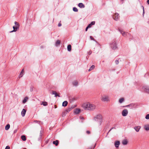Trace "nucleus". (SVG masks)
I'll return each instance as SVG.
<instances>
[{
	"mask_svg": "<svg viewBox=\"0 0 149 149\" xmlns=\"http://www.w3.org/2000/svg\"><path fill=\"white\" fill-rule=\"evenodd\" d=\"M92 26V25H91V24H89V25H88L87 26H88L89 28H91V27Z\"/></svg>",
	"mask_w": 149,
	"mask_h": 149,
	"instance_id": "39",
	"label": "nucleus"
},
{
	"mask_svg": "<svg viewBox=\"0 0 149 149\" xmlns=\"http://www.w3.org/2000/svg\"><path fill=\"white\" fill-rule=\"evenodd\" d=\"M80 119H82V120H83L84 119L83 117H80Z\"/></svg>",
	"mask_w": 149,
	"mask_h": 149,
	"instance_id": "46",
	"label": "nucleus"
},
{
	"mask_svg": "<svg viewBox=\"0 0 149 149\" xmlns=\"http://www.w3.org/2000/svg\"><path fill=\"white\" fill-rule=\"evenodd\" d=\"M61 22H59L58 24V26L59 27H60L61 26Z\"/></svg>",
	"mask_w": 149,
	"mask_h": 149,
	"instance_id": "37",
	"label": "nucleus"
},
{
	"mask_svg": "<svg viewBox=\"0 0 149 149\" xmlns=\"http://www.w3.org/2000/svg\"><path fill=\"white\" fill-rule=\"evenodd\" d=\"M120 144V142L119 141H115L114 143V146L115 147L117 148H118Z\"/></svg>",
	"mask_w": 149,
	"mask_h": 149,
	"instance_id": "12",
	"label": "nucleus"
},
{
	"mask_svg": "<svg viewBox=\"0 0 149 149\" xmlns=\"http://www.w3.org/2000/svg\"><path fill=\"white\" fill-rule=\"evenodd\" d=\"M28 97H26L24 98V100L22 101V103L23 104H25L28 100Z\"/></svg>",
	"mask_w": 149,
	"mask_h": 149,
	"instance_id": "18",
	"label": "nucleus"
},
{
	"mask_svg": "<svg viewBox=\"0 0 149 149\" xmlns=\"http://www.w3.org/2000/svg\"><path fill=\"white\" fill-rule=\"evenodd\" d=\"M94 120L98 122L99 125H100L103 122V119L102 116L100 114H98L94 116Z\"/></svg>",
	"mask_w": 149,
	"mask_h": 149,
	"instance_id": "2",
	"label": "nucleus"
},
{
	"mask_svg": "<svg viewBox=\"0 0 149 149\" xmlns=\"http://www.w3.org/2000/svg\"><path fill=\"white\" fill-rule=\"evenodd\" d=\"M119 31L120 33L124 37H126L127 34H129V33L126 32H125L123 30L121 29H119Z\"/></svg>",
	"mask_w": 149,
	"mask_h": 149,
	"instance_id": "6",
	"label": "nucleus"
},
{
	"mask_svg": "<svg viewBox=\"0 0 149 149\" xmlns=\"http://www.w3.org/2000/svg\"><path fill=\"white\" fill-rule=\"evenodd\" d=\"M19 27H17V26H13V30L12 31H10V33H12L13 32H15L16 31L19 29Z\"/></svg>",
	"mask_w": 149,
	"mask_h": 149,
	"instance_id": "11",
	"label": "nucleus"
},
{
	"mask_svg": "<svg viewBox=\"0 0 149 149\" xmlns=\"http://www.w3.org/2000/svg\"><path fill=\"white\" fill-rule=\"evenodd\" d=\"M95 145L94 146V147L92 148V147H90L89 148H88V149H93V148H94L95 147Z\"/></svg>",
	"mask_w": 149,
	"mask_h": 149,
	"instance_id": "42",
	"label": "nucleus"
},
{
	"mask_svg": "<svg viewBox=\"0 0 149 149\" xmlns=\"http://www.w3.org/2000/svg\"><path fill=\"white\" fill-rule=\"evenodd\" d=\"M80 111V110L79 109H75L74 111V113L76 114H79Z\"/></svg>",
	"mask_w": 149,
	"mask_h": 149,
	"instance_id": "20",
	"label": "nucleus"
},
{
	"mask_svg": "<svg viewBox=\"0 0 149 149\" xmlns=\"http://www.w3.org/2000/svg\"><path fill=\"white\" fill-rule=\"evenodd\" d=\"M111 48L115 50L117 48V44L115 40L112 41L110 44Z\"/></svg>",
	"mask_w": 149,
	"mask_h": 149,
	"instance_id": "4",
	"label": "nucleus"
},
{
	"mask_svg": "<svg viewBox=\"0 0 149 149\" xmlns=\"http://www.w3.org/2000/svg\"><path fill=\"white\" fill-rule=\"evenodd\" d=\"M21 139L23 141H25L26 140V137L24 135H22L21 136Z\"/></svg>",
	"mask_w": 149,
	"mask_h": 149,
	"instance_id": "29",
	"label": "nucleus"
},
{
	"mask_svg": "<svg viewBox=\"0 0 149 149\" xmlns=\"http://www.w3.org/2000/svg\"><path fill=\"white\" fill-rule=\"evenodd\" d=\"M91 25H94L95 24V21H93L91 22V23H90Z\"/></svg>",
	"mask_w": 149,
	"mask_h": 149,
	"instance_id": "34",
	"label": "nucleus"
},
{
	"mask_svg": "<svg viewBox=\"0 0 149 149\" xmlns=\"http://www.w3.org/2000/svg\"><path fill=\"white\" fill-rule=\"evenodd\" d=\"M78 6L80 8H84L85 7L83 3H79Z\"/></svg>",
	"mask_w": 149,
	"mask_h": 149,
	"instance_id": "19",
	"label": "nucleus"
},
{
	"mask_svg": "<svg viewBox=\"0 0 149 149\" xmlns=\"http://www.w3.org/2000/svg\"><path fill=\"white\" fill-rule=\"evenodd\" d=\"M124 101V99L123 98H121L119 100V102L120 103H122Z\"/></svg>",
	"mask_w": 149,
	"mask_h": 149,
	"instance_id": "30",
	"label": "nucleus"
},
{
	"mask_svg": "<svg viewBox=\"0 0 149 149\" xmlns=\"http://www.w3.org/2000/svg\"><path fill=\"white\" fill-rule=\"evenodd\" d=\"M86 133L88 134H89L90 133V132L89 131H86Z\"/></svg>",
	"mask_w": 149,
	"mask_h": 149,
	"instance_id": "44",
	"label": "nucleus"
},
{
	"mask_svg": "<svg viewBox=\"0 0 149 149\" xmlns=\"http://www.w3.org/2000/svg\"><path fill=\"white\" fill-rule=\"evenodd\" d=\"M72 85L75 87L79 85V82L77 80H74L72 82Z\"/></svg>",
	"mask_w": 149,
	"mask_h": 149,
	"instance_id": "9",
	"label": "nucleus"
},
{
	"mask_svg": "<svg viewBox=\"0 0 149 149\" xmlns=\"http://www.w3.org/2000/svg\"><path fill=\"white\" fill-rule=\"evenodd\" d=\"M128 113V110L126 109H125L123 110L122 112V114L123 116H126Z\"/></svg>",
	"mask_w": 149,
	"mask_h": 149,
	"instance_id": "7",
	"label": "nucleus"
},
{
	"mask_svg": "<svg viewBox=\"0 0 149 149\" xmlns=\"http://www.w3.org/2000/svg\"><path fill=\"white\" fill-rule=\"evenodd\" d=\"M111 130H112V129H111L110 130H109V132H110Z\"/></svg>",
	"mask_w": 149,
	"mask_h": 149,
	"instance_id": "48",
	"label": "nucleus"
},
{
	"mask_svg": "<svg viewBox=\"0 0 149 149\" xmlns=\"http://www.w3.org/2000/svg\"><path fill=\"white\" fill-rule=\"evenodd\" d=\"M145 118L146 119H149V114H147Z\"/></svg>",
	"mask_w": 149,
	"mask_h": 149,
	"instance_id": "33",
	"label": "nucleus"
},
{
	"mask_svg": "<svg viewBox=\"0 0 149 149\" xmlns=\"http://www.w3.org/2000/svg\"><path fill=\"white\" fill-rule=\"evenodd\" d=\"M24 70L23 69L20 73L19 74V77L20 78L22 77L23 75L24 74Z\"/></svg>",
	"mask_w": 149,
	"mask_h": 149,
	"instance_id": "14",
	"label": "nucleus"
},
{
	"mask_svg": "<svg viewBox=\"0 0 149 149\" xmlns=\"http://www.w3.org/2000/svg\"><path fill=\"white\" fill-rule=\"evenodd\" d=\"M38 121H37V120H36V121H35V122H38Z\"/></svg>",
	"mask_w": 149,
	"mask_h": 149,
	"instance_id": "49",
	"label": "nucleus"
},
{
	"mask_svg": "<svg viewBox=\"0 0 149 149\" xmlns=\"http://www.w3.org/2000/svg\"><path fill=\"white\" fill-rule=\"evenodd\" d=\"M67 49H68V50L69 52H70L71 51V45H69L68 46Z\"/></svg>",
	"mask_w": 149,
	"mask_h": 149,
	"instance_id": "24",
	"label": "nucleus"
},
{
	"mask_svg": "<svg viewBox=\"0 0 149 149\" xmlns=\"http://www.w3.org/2000/svg\"><path fill=\"white\" fill-rule=\"evenodd\" d=\"M40 104L41 105H43L44 106H46L47 105V102H42Z\"/></svg>",
	"mask_w": 149,
	"mask_h": 149,
	"instance_id": "26",
	"label": "nucleus"
},
{
	"mask_svg": "<svg viewBox=\"0 0 149 149\" xmlns=\"http://www.w3.org/2000/svg\"><path fill=\"white\" fill-rule=\"evenodd\" d=\"M141 128V127L140 126H136L134 127V129L135 130V131L138 132L139 131V130Z\"/></svg>",
	"mask_w": 149,
	"mask_h": 149,
	"instance_id": "13",
	"label": "nucleus"
},
{
	"mask_svg": "<svg viewBox=\"0 0 149 149\" xmlns=\"http://www.w3.org/2000/svg\"><path fill=\"white\" fill-rule=\"evenodd\" d=\"M61 43V42L60 40H57L55 43V46L56 47L58 46L59 45H60Z\"/></svg>",
	"mask_w": 149,
	"mask_h": 149,
	"instance_id": "23",
	"label": "nucleus"
},
{
	"mask_svg": "<svg viewBox=\"0 0 149 149\" xmlns=\"http://www.w3.org/2000/svg\"><path fill=\"white\" fill-rule=\"evenodd\" d=\"M53 144L57 146L58 144V141L57 140H56L55 141H54L53 142Z\"/></svg>",
	"mask_w": 149,
	"mask_h": 149,
	"instance_id": "25",
	"label": "nucleus"
},
{
	"mask_svg": "<svg viewBox=\"0 0 149 149\" xmlns=\"http://www.w3.org/2000/svg\"><path fill=\"white\" fill-rule=\"evenodd\" d=\"M127 107H130L131 109L136 108L135 105L134 104L131 103L129 105L125 106Z\"/></svg>",
	"mask_w": 149,
	"mask_h": 149,
	"instance_id": "8",
	"label": "nucleus"
},
{
	"mask_svg": "<svg viewBox=\"0 0 149 149\" xmlns=\"http://www.w3.org/2000/svg\"><path fill=\"white\" fill-rule=\"evenodd\" d=\"M5 149H10V147L8 146H6Z\"/></svg>",
	"mask_w": 149,
	"mask_h": 149,
	"instance_id": "40",
	"label": "nucleus"
},
{
	"mask_svg": "<svg viewBox=\"0 0 149 149\" xmlns=\"http://www.w3.org/2000/svg\"><path fill=\"white\" fill-rule=\"evenodd\" d=\"M73 10L74 12H77L78 11V10L77 8L75 7H74L73 8Z\"/></svg>",
	"mask_w": 149,
	"mask_h": 149,
	"instance_id": "32",
	"label": "nucleus"
},
{
	"mask_svg": "<svg viewBox=\"0 0 149 149\" xmlns=\"http://www.w3.org/2000/svg\"><path fill=\"white\" fill-rule=\"evenodd\" d=\"M119 15L117 13H115L113 15V18L115 20L117 21L118 19Z\"/></svg>",
	"mask_w": 149,
	"mask_h": 149,
	"instance_id": "10",
	"label": "nucleus"
},
{
	"mask_svg": "<svg viewBox=\"0 0 149 149\" xmlns=\"http://www.w3.org/2000/svg\"><path fill=\"white\" fill-rule=\"evenodd\" d=\"M52 95H55V97H56L57 96L60 97V96L55 91H52Z\"/></svg>",
	"mask_w": 149,
	"mask_h": 149,
	"instance_id": "21",
	"label": "nucleus"
},
{
	"mask_svg": "<svg viewBox=\"0 0 149 149\" xmlns=\"http://www.w3.org/2000/svg\"><path fill=\"white\" fill-rule=\"evenodd\" d=\"M68 103V102L66 101H65L63 102L62 103V106L63 107H65L67 106Z\"/></svg>",
	"mask_w": 149,
	"mask_h": 149,
	"instance_id": "22",
	"label": "nucleus"
},
{
	"mask_svg": "<svg viewBox=\"0 0 149 149\" xmlns=\"http://www.w3.org/2000/svg\"><path fill=\"white\" fill-rule=\"evenodd\" d=\"M14 23L15 25V26H17V27H19V25L18 22H17L15 21L14 22Z\"/></svg>",
	"mask_w": 149,
	"mask_h": 149,
	"instance_id": "31",
	"label": "nucleus"
},
{
	"mask_svg": "<svg viewBox=\"0 0 149 149\" xmlns=\"http://www.w3.org/2000/svg\"><path fill=\"white\" fill-rule=\"evenodd\" d=\"M147 3L148 4H149V0H147Z\"/></svg>",
	"mask_w": 149,
	"mask_h": 149,
	"instance_id": "47",
	"label": "nucleus"
},
{
	"mask_svg": "<svg viewBox=\"0 0 149 149\" xmlns=\"http://www.w3.org/2000/svg\"><path fill=\"white\" fill-rule=\"evenodd\" d=\"M10 127V125L9 124H7L5 127V129L6 130H8Z\"/></svg>",
	"mask_w": 149,
	"mask_h": 149,
	"instance_id": "27",
	"label": "nucleus"
},
{
	"mask_svg": "<svg viewBox=\"0 0 149 149\" xmlns=\"http://www.w3.org/2000/svg\"><path fill=\"white\" fill-rule=\"evenodd\" d=\"M30 90L31 91H33V88L32 87H31Z\"/></svg>",
	"mask_w": 149,
	"mask_h": 149,
	"instance_id": "43",
	"label": "nucleus"
},
{
	"mask_svg": "<svg viewBox=\"0 0 149 149\" xmlns=\"http://www.w3.org/2000/svg\"><path fill=\"white\" fill-rule=\"evenodd\" d=\"M143 90L145 92L149 94V86H144L142 88Z\"/></svg>",
	"mask_w": 149,
	"mask_h": 149,
	"instance_id": "5",
	"label": "nucleus"
},
{
	"mask_svg": "<svg viewBox=\"0 0 149 149\" xmlns=\"http://www.w3.org/2000/svg\"><path fill=\"white\" fill-rule=\"evenodd\" d=\"M89 28L87 26L86 29V31H87L88 28Z\"/></svg>",
	"mask_w": 149,
	"mask_h": 149,
	"instance_id": "45",
	"label": "nucleus"
},
{
	"mask_svg": "<svg viewBox=\"0 0 149 149\" xmlns=\"http://www.w3.org/2000/svg\"><path fill=\"white\" fill-rule=\"evenodd\" d=\"M142 7L143 8V16H144V7H143V6H142Z\"/></svg>",
	"mask_w": 149,
	"mask_h": 149,
	"instance_id": "38",
	"label": "nucleus"
},
{
	"mask_svg": "<svg viewBox=\"0 0 149 149\" xmlns=\"http://www.w3.org/2000/svg\"><path fill=\"white\" fill-rule=\"evenodd\" d=\"M95 67V66L94 65H93L91 66L90 67V69L88 70L89 71H90L92 70H93Z\"/></svg>",
	"mask_w": 149,
	"mask_h": 149,
	"instance_id": "28",
	"label": "nucleus"
},
{
	"mask_svg": "<svg viewBox=\"0 0 149 149\" xmlns=\"http://www.w3.org/2000/svg\"><path fill=\"white\" fill-rule=\"evenodd\" d=\"M90 38L91 39V40H93L94 41H95V39L93 38L92 36H90Z\"/></svg>",
	"mask_w": 149,
	"mask_h": 149,
	"instance_id": "35",
	"label": "nucleus"
},
{
	"mask_svg": "<svg viewBox=\"0 0 149 149\" xmlns=\"http://www.w3.org/2000/svg\"><path fill=\"white\" fill-rule=\"evenodd\" d=\"M144 129L146 131L149 130V124H146L144 126Z\"/></svg>",
	"mask_w": 149,
	"mask_h": 149,
	"instance_id": "15",
	"label": "nucleus"
},
{
	"mask_svg": "<svg viewBox=\"0 0 149 149\" xmlns=\"http://www.w3.org/2000/svg\"><path fill=\"white\" fill-rule=\"evenodd\" d=\"M115 63L116 65L118 64L119 63V61L118 60H116L115 61Z\"/></svg>",
	"mask_w": 149,
	"mask_h": 149,
	"instance_id": "36",
	"label": "nucleus"
},
{
	"mask_svg": "<svg viewBox=\"0 0 149 149\" xmlns=\"http://www.w3.org/2000/svg\"><path fill=\"white\" fill-rule=\"evenodd\" d=\"M26 112V110L24 109H23L21 112V114L22 116L23 117L24 116Z\"/></svg>",
	"mask_w": 149,
	"mask_h": 149,
	"instance_id": "16",
	"label": "nucleus"
},
{
	"mask_svg": "<svg viewBox=\"0 0 149 149\" xmlns=\"http://www.w3.org/2000/svg\"><path fill=\"white\" fill-rule=\"evenodd\" d=\"M82 107L85 109L90 111L94 110L96 107L95 106L89 102H86L82 105Z\"/></svg>",
	"mask_w": 149,
	"mask_h": 149,
	"instance_id": "1",
	"label": "nucleus"
},
{
	"mask_svg": "<svg viewBox=\"0 0 149 149\" xmlns=\"http://www.w3.org/2000/svg\"><path fill=\"white\" fill-rule=\"evenodd\" d=\"M101 100L103 102H109L110 101L109 97L107 95H102L101 98Z\"/></svg>",
	"mask_w": 149,
	"mask_h": 149,
	"instance_id": "3",
	"label": "nucleus"
},
{
	"mask_svg": "<svg viewBox=\"0 0 149 149\" xmlns=\"http://www.w3.org/2000/svg\"><path fill=\"white\" fill-rule=\"evenodd\" d=\"M128 141L126 139H124L122 142V143L123 145H126L127 144Z\"/></svg>",
	"mask_w": 149,
	"mask_h": 149,
	"instance_id": "17",
	"label": "nucleus"
},
{
	"mask_svg": "<svg viewBox=\"0 0 149 149\" xmlns=\"http://www.w3.org/2000/svg\"><path fill=\"white\" fill-rule=\"evenodd\" d=\"M88 54H90H90H91V53H92V52H91V50H90L89 51V52H88Z\"/></svg>",
	"mask_w": 149,
	"mask_h": 149,
	"instance_id": "41",
	"label": "nucleus"
}]
</instances>
